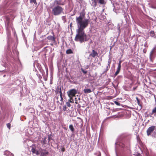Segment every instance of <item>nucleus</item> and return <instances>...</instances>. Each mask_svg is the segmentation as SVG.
Wrapping results in <instances>:
<instances>
[{
    "label": "nucleus",
    "mask_w": 156,
    "mask_h": 156,
    "mask_svg": "<svg viewBox=\"0 0 156 156\" xmlns=\"http://www.w3.org/2000/svg\"><path fill=\"white\" fill-rule=\"evenodd\" d=\"M85 14L84 12L82 11L80 12L79 16L76 18L77 29L76 30V34L74 40L81 43L88 41L89 39L84 30V29L87 27L90 22L89 18H85Z\"/></svg>",
    "instance_id": "f257e3e1"
},
{
    "label": "nucleus",
    "mask_w": 156,
    "mask_h": 156,
    "mask_svg": "<svg viewBox=\"0 0 156 156\" xmlns=\"http://www.w3.org/2000/svg\"><path fill=\"white\" fill-rule=\"evenodd\" d=\"M131 137V134L126 133L122 134L117 140L115 143V152L116 156H118V152L122 154L128 149Z\"/></svg>",
    "instance_id": "f03ea898"
},
{
    "label": "nucleus",
    "mask_w": 156,
    "mask_h": 156,
    "mask_svg": "<svg viewBox=\"0 0 156 156\" xmlns=\"http://www.w3.org/2000/svg\"><path fill=\"white\" fill-rule=\"evenodd\" d=\"M7 104L5 101V98H0V108L2 112L0 111V114H4L6 110Z\"/></svg>",
    "instance_id": "7ed1b4c3"
},
{
    "label": "nucleus",
    "mask_w": 156,
    "mask_h": 156,
    "mask_svg": "<svg viewBox=\"0 0 156 156\" xmlns=\"http://www.w3.org/2000/svg\"><path fill=\"white\" fill-rule=\"evenodd\" d=\"M63 12V9L60 6H56L52 9V13L55 16L59 15Z\"/></svg>",
    "instance_id": "20e7f679"
},
{
    "label": "nucleus",
    "mask_w": 156,
    "mask_h": 156,
    "mask_svg": "<svg viewBox=\"0 0 156 156\" xmlns=\"http://www.w3.org/2000/svg\"><path fill=\"white\" fill-rule=\"evenodd\" d=\"M91 5L93 7H95L98 3L100 4H104L105 3L104 0H91Z\"/></svg>",
    "instance_id": "39448f33"
},
{
    "label": "nucleus",
    "mask_w": 156,
    "mask_h": 156,
    "mask_svg": "<svg viewBox=\"0 0 156 156\" xmlns=\"http://www.w3.org/2000/svg\"><path fill=\"white\" fill-rule=\"evenodd\" d=\"M156 47L154 48L150 53L149 57L151 61L155 57L156 55Z\"/></svg>",
    "instance_id": "423d86ee"
},
{
    "label": "nucleus",
    "mask_w": 156,
    "mask_h": 156,
    "mask_svg": "<svg viewBox=\"0 0 156 156\" xmlns=\"http://www.w3.org/2000/svg\"><path fill=\"white\" fill-rule=\"evenodd\" d=\"M70 98L75 97V95L77 93V91L76 89H72L67 92Z\"/></svg>",
    "instance_id": "0eeeda50"
},
{
    "label": "nucleus",
    "mask_w": 156,
    "mask_h": 156,
    "mask_svg": "<svg viewBox=\"0 0 156 156\" xmlns=\"http://www.w3.org/2000/svg\"><path fill=\"white\" fill-rule=\"evenodd\" d=\"M156 126H152L148 128L147 130V135L148 136L151 135V133H152L153 131L154 130Z\"/></svg>",
    "instance_id": "6e6552de"
},
{
    "label": "nucleus",
    "mask_w": 156,
    "mask_h": 156,
    "mask_svg": "<svg viewBox=\"0 0 156 156\" xmlns=\"http://www.w3.org/2000/svg\"><path fill=\"white\" fill-rule=\"evenodd\" d=\"M53 4L56 6L63 5H65V2H63L62 0H55Z\"/></svg>",
    "instance_id": "1a4fd4ad"
},
{
    "label": "nucleus",
    "mask_w": 156,
    "mask_h": 156,
    "mask_svg": "<svg viewBox=\"0 0 156 156\" xmlns=\"http://www.w3.org/2000/svg\"><path fill=\"white\" fill-rule=\"evenodd\" d=\"M30 147H31V151L33 154H35L36 155H38L39 154V153L38 151L36 149L35 145H34L33 146H31Z\"/></svg>",
    "instance_id": "9d476101"
},
{
    "label": "nucleus",
    "mask_w": 156,
    "mask_h": 156,
    "mask_svg": "<svg viewBox=\"0 0 156 156\" xmlns=\"http://www.w3.org/2000/svg\"><path fill=\"white\" fill-rule=\"evenodd\" d=\"M18 66H16V65H15L14 64L13 65V66L14 68H12V71H16L17 70H18L19 69H20V68L21 67V65L20 62H18Z\"/></svg>",
    "instance_id": "9b49d317"
},
{
    "label": "nucleus",
    "mask_w": 156,
    "mask_h": 156,
    "mask_svg": "<svg viewBox=\"0 0 156 156\" xmlns=\"http://www.w3.org/2000/svg\"><path fill=\"white\" fill-rule=\"evenodd\" d=\"M121 61H120L118 63V66L117 68V69L116 72L114 74L115 76L117 75L119 73L120 69H121Z\"/></svg>",
    "instance_id": "f8f14e48"
},
{
    "label": "nucleus",
    "mask_w": 156,
    "mask_h": 156,
    "mask_svg": "<svg viewBox=\"0 0 156 156\" xmlns=\"http://www.w3.org/2000/svg\"><path fill=\"white\" fill-rule=\"evenodd\" d=\"M120 100H122V98H117L116 100L113 101L114 103L118 106H120L121 105L122 106V105L120 104Z\"/></svg>",
    "instance_id": "ddd939ff"
},
{
    "label": "nucleus",
    "mask_w": 156,
    "mask_h": 156,
    "mask_svg": "<svg viewBox=\"0 0 156 156\" xmlns=\"http://www.w3.org/2000/svg\"><path fill=\"white\" fill-rule=\"evenodd\" d=\"M98 55V53L97 52L95 51L94 50H93L92 52L90 54L89 56L94 58L95 56Z\"/></svg>",
    "instance_id": "4468645a"
},
{
    "label": "nucleus",
    "mask_w": 156,
    "mask_h": 156,
    "mask_svg": "<svg viewBox=\"0 0 156 156\" xmlns=\"http://www.w3.org/2000/svg\"><path fill=\"white\" fill-rule=\"evenodd\" d=\"M47 38L48 40L53 41L54 42H55V37H54L53 36H48L47 37Z\"/></svg>",
    "instance_id": "2eb2a0df"
},
{
    "label": "nucleus",
    "mask_w": 156,
    "mask_h": 156,
    "mask_svg": "<svg viewBox=\"0 0 156 156\" xmlns=\"http://www.w3.org/2000/svg\"><path fill=\"white\" fill-rule=\"evenodd\" d=\"M82 99H83V98H74L75 103L77 104L78 103L81 102V101H80V100H82ZM83 101H84L83 99Z\"/></svg>",
    "instance_id": "dca6fc26"
},
{
    "label": "nucleus",
    "mask_w": 156,
    "mask_h": 156,
    "mask_svg": "<svg viewBox=\"0 0 156 156\" xmlns=\"http://www.w3.org/2000/svg\"><path fill=\"white\" fill-rule=\"evenodd\" d=\"M10 42L9 41L8 42V48H7V53L8 55L10 56Z\"/></svg>",
    "instance_id": "f3484780"
},
{
    "label": "nucleus",
    "mask_w": 156,
    "mask_h": 156,
    "mask_svg": "<svg viewBox=\"0 0 156 156\" xmlns=\"http://www.w3.org/2000/svg\"><path fill=\"white\" fill-rule=\"evenodd\" d=\"M120 109L119 108H115V106H114L113 107L111 108V111H112V112H116L119 110Z\"/></svg>",
    "instance_id": "a211bd4d"
},
{
    "label": "nucleus",
    "mask_w": 156,
    "mask_h": 156,
    "mask_svg": "<svg viewBox=\"0 0 156 156\" xmlns=\"http://www.w3.org/2000/svg\"><path fill=\"white\" fill-rule=\"evenodd\" d=\"M11 154V152L8 151H5L4 152V154L6 156H8L9 155Z\"/></svg>",
    "instance_id": "6ab92c4d"
},
{
    "label": "nucleus",
    "mask_w": 156,
    "mask_h": 156,
    "mask_svg": "<svg viewBox=\"0 0 156 156\" xmlns=\"http://www.w3.org/2000/svg\"><path fill=\"white\" fill-rule=\"evenodd\" d=\"M52 135L51 134H50L48 135V143H49V142L51 140H52Z\"/></svg>",
    "instance_id": "aec40b11"
},
{
    "label": "nucleus",
    "mask_w": 156,
    "mask_h": 156,
    "mask_svg": "<svg viewBox=\"0 0 156 156\" xmlns=\"http://www.w3.org/2000/svg\"><path fill=\"white\" fill-rule=\"evenodd\" d=\"M48 152L47 151H46L44 152H41V156H45L46 155L48 154Z\"/></svg>",
    "instance_id": "412c9836"
},
{
    "label": "nucleus",
    "mask_w": 156,
    "mask_h": 156,
    "mask_svg": "<svg viewBox=\"0 0 156 156\" xmlns=\"http://www.w3.org/2000/svg\"><path fill=\"white\" fill-rule=\"evenodd\" d=\"M111 107H110L109 104H108V103L106 104V106L105 107V109H109L111 110Z\"/></svg>",
    "instance_id": "4be33fe9"
},
{
    "label": "nucleus",
    "mask_w": 156,
    "mask_h": 156,
    "mask_svg": "<svg viewBox=\"0 0 156 156\" xmlns=\"http://www.w3.org/2000/svg\"><path fill=\"white\" fill-rule=\"evenodd\" d=\"M154 32L153 31H151L150 32V36L152 37H155L156 36L155 35Z\"/></svg>",
    "instance_id": "5701e85b"
},
{
    "label": "nucleus",
    "mask_w": 156,
    "mask_h": 156,
    "mask_svg": "<svg viewBox=\"0 0 156 156\" xmlns=\"http://www.w3.org/2000/svg\"><path fill=\"white\" fill-rule=\"evenodd\" d=\"M69 128L70 130L72 132H73L74 130V128L72 125H70L69 126Z\"/></svg>",
    "instance_id": "b1692460"
},
{
    "label": "nucleus",
    "mask_w": 156,
    "mask_h": 156,
    "mask_svg": "<svg viewBox=\"0 0 156 156\" xmlns=\"http://www.w3.org/2000/svg\"><path fill=\"white\" fill-rule=\"evenodd\" d=\"M137 100V103L138 104V105L140 106V109L142 108V105L141 104L140 101V100L139 99V98H136Z\"/></svg>",
    "instance_id": "393cba45"
},
{
    "label": "nucleus",
    "mask_w": 156,
    "mask_h": 156,
    "mask_svg": "<svg viewBox=\"0 0 156 156\" xmlns=\"http://www.w3.org/2000/svg\"><path fill=\"white\" fill-rule=\"evenodd\" d=\"M156 136V126L154 130L153 131V132L152 134V136L153 137H154L155 136Z\"/></svg>",
    "instance_id": "a878e982"
},
{
    "label": "nucleus",
    "mask_w": 156,
    "mask_h": 156,
    "mask_svg": "<svg viewBox=\"0 0 156 156\" xmlns=\"http://www.w3.org/2000/svg\"><path fill=\"white\" fill-rule=\"evenodd\" d=\"M84 91L85 93H89L91 92V90L89 89H87L84 90Z\"/></svg>",
    "instance_id": "bb28decb"
},
{
    "label": "nucleus",
    "mask_w": 156,
    "mask_h": 156,
    "mask_svg": "<svg viewBox=\"0 0 156 156\" xmlns=\"http://www.w3.org/2000/svg\"><path fill=\"white\" fill-rule=\"evenodd\" d=\"M66 53L67 54H69L73 53V51L71 49H69L66 50Z\"/></svg>",
    "instance_id": "cd10ccee"
},
{
    "label": "nucleus",
    "mask_w": 156,
    "mask_h": 156,
    "mask_svg": "<svg viewBox=\"0 0 156 156\" xmlns=\"http://www.w3.org/2000/svg\"><path fill=\"white\" fill-rule=\"evenodd\" d=\"M41 143L43 144H45L46 143V138L43 139L41 141Z\"/></svg>",
    "instance_id": "c85d7f7f"
},
{
    "label": "nucleus",
    "mask_w": 156,
    "mask_h": 156,
    "mask_svg": "<svg viewBox=\"0 0 156 156\" xmlns=\"http://www.w3.org/2000/svg\"><path fill=\"white\" fill-rule=\"evenodd\" d=\"M58 93L60 94V98H62L61 88H60V89H58Z\"/></svg>",
    "instance_id": "c756f323"
},
{
    "label": "nucleus",
    "mask_w": 156,
    "mask_h": 156,
    "mask_svg": "<svg viewBox=\"0 0 156 156\" xmlns=\"http://www.w3.org/2000/svg\"><path fill=\"white\" fill-rule=\"evenodd\" d=\"M110 67V66L108 65L106 66V68L105 69L104 72H106L109 69Z\"/></svg>",
    "instance_id": "7c9ffc66"
},
{
    "label": "nucleus",
    "mask_w": 156,
    "mask_h": 156,
    "mask_svg": "<svg viewBox=\"0 0 156 156\" xmlns=\"http://www.w3.org/2000/svg\"><path fill=\"white\" fill-rule=\"evenodd\" d=\"M30 2L31 3H34L35 5L37 4L36 0H30Z\"/></svg>",
    "instance_id": "2f4dec72"
},
{
    "label": "nucleus",
    "mask_w": 156,
    "mask_h": 156,
    "mask_svg": "<svg viewBox=\"0 0 156 156\" xmlns=\"http://www.w3.org/2000/svg\"><path fill=\"white\" fill-rule=\"evenodd\" d=\"M10 34V32L9 31H8L7 32V35L8 37L9 41H10V40H11V39L10 38V37H9Z\"/></svg>",
    "instance_id": "473e14b6"
},
{
    "label": "nucleus",
    "mask_w": 156,
    "mask_h": 156,
    "mask_svg": "<svg viewBox=\"0 0 156 156\" xmlns=\"http://www.w3.org/2000/svg\"><path fill=\"white\" fill-rule=\"evenodd\" d=\"M70 99L69 100V102L71 103H73L74 102V100L73 99V98H69Z\"/></svg>",
    "instance_id": "72a5a7b5"
},
{
    "label": "nucleus",
    "mask_w": 156,
    "mask_h": 156,
    "mask_svg": "<svg viewBox=\"0 0 156 156\" xmlns=\"http://www.w3.org/2000/svg\"><path fill=\"white\" fill-rule=\"evenodd\" d=\"M156 113V107H155L152 110V113Z\"/></svg>",
    "instance_id": "f704fd0d"
},
{
    "label": "nucleus",
    "mask_w": 156,
    "mask_h": 156,
    "mask_svg": "<svg viewBox=\"0 0 156 156\" xmlns=\"http://www.w3.org/2000/svg\"><path fill=\"white\" fill-rule=\"evenodd\" d=\"M67 107L66 106V105H65L64 106H63V110L64 111H66V109H67Z\"/></svg>",
    "instance_id": "c9c22d12"
},
{
    "label": "nucleus",
    "mask_w": 156,
    "mask_h": 156,
    "mask_svg": "<svg viewBox=\"0 0 156 156\" xmlns=\"http://www.w3.org/2000/svg\"><path fill=\"white\" fill-rule=\"evenodd\" d=\"M8 128L10 129L11 128V125L9 123H7L6 124Z\"/></svg>",
    "instance_id": "e433bc0d"
},
{
    "label": "nucleus",
    "mask_w": 156,
    "mask_h": 156,
    "mask_svg": "<svg viewBox=\"0 0 156 156\" xmlns=\"http://www.w3.org/2000/svg\"><path fill=\"white\" fill-rule=\"evenodd\" d=\"M66 105L68 107H70V104L69 101L67 102L66 103Z\"/></svg>",
    "instance_id": "4c0bfd02"
},
{
    "label": "nucleus",
    "mask_w": 156,
    "mask_h": 156,
    "mask_svg": "<svg viewBox=\"0 0 156 156\" xmlns=\"http://www.w3.org/2000/svg\"><path fill=\"white\" fill-rule=\"evenodd\" d=\"M122 100H120V101H120V103L123 102H124L126 100V98H122Z\"/></svg>",
    "instance_id": "58836bf2"
},
{
    "label": "nucleus",
    "mask_w": 156,
    "mask_h": 156,
    "mask_svg": "<svg viewBox=\"0 0 156 156\" xmlns=\"http://www.w3.org/2000/svg\"><path fill=\"white\" fill-rule=\"evenodd\" d=\"M29 110H30L31 111H30V113H32V111H34V109L32 108H30Z\"/></svg>",
    "instance_id": "ea45409f"
},
{
    "label": "nucleus",
    "mask_w": 156,
    "mask_h": 156,
    "mask_svg": "<svg viewBox=\"0 0 156 156\" xmlns=\"http://www.w3.org/2000/svg\"><path fill=\"white\" fill-rule=\"evenodd\" d=\"M82 72L84 73V74H86L87 73V71H85L84 70L82 69Z\"/></svg>",
    "instance_id": "a19ab883"
},
{
    "label": "nucleus",
    "mask_w": 156,
    "mask_h": 156,
    "mask_svg": "<svg viewBox=\"0 0 156 156\" xmlns=\"http://www.w3.org/2000/svg\"><path fill=\"white\" fill-rule=\"evenodd\" d=\"M63 98H60V101H61V103H60V104L61 105H62V104L63 103L62 101L63 100Z\"/></svg>",
    "instance_id": "79ce46f5"
},
{
    "label": "nucleus",
    "mask_w": 156,
    "mask_h": 156,
    "mask_svg": "<svg viewBox=\"0 0 156 156\" xmlns=\"http://www.w3.org/2000/svg\"><path fill=\"white\" fill-rule=\"evenodd\" d=\"M111 63V61L109 59L108 61V65L110 66Z\"/></svg>",
    "instance_id": "37998d69"
},
{
    "label": "nucleus",
    "mask_w": 156,
    "mask_h": 156,
    "mask_svg": "<svg viewBox=\"0 0 156 156\" xmlns=\"http://www.w3.org/2000/svg\"><path fill=\"white\" fill-rule=\"evenodd\" d=\"M108 104H109L110 105H114V103L113 102H109L108 103Z\"/></svg>",
    "instance_id": "c03bdc74"
},
{
    "label": "nucleus",
    "mask_w": 156,
    "mask_h": 156,
    "mask_svg": "<svg viewBox=\"0 0 156 156\" xmlns=\"http://www.w3.org/2000/svg\"><path fill=\"white\" fill-rule=\"evenodd\" d=\"M152 8L156 9V6H155V5H153L152 6Z\"/></svg>",
    "instance_id": "a18cd8bd"
},
{
    "label": "nucleus",
    "mask_w": 156,
    "mask_h": 156,
    "mask_svg": "<svg viewBox=\"0 0 156 156\" xmlns=\"http://www.w3.org/2000/svg\"><path fill=\"white\" fill-rule=\"evenodd\" d=\"M38 107H39L41 109H43V107H41L40 105H38Z\"/></svg>",
    "instance_id": "49530a36"
},
{
    "label": "nucleus",
    "mask_w": 156,
    "mask_h": 156,
    "mask_svg": "<svg viewBox=\"0 0 156 156\" xmlns=\"http://www.w3.org/2000/svg\"><path fill=\"white\" fill-rule=\"evenodd\" d=\"M87 136L89 137L90 136V134L87 133Z\"/></svg>",
    "instance_id": "de8ad7c7"
},
{
    "label": "nucleus",
    "mask_w": 156,
    "mask_h": 156,
    "mask_svg": "<svg viewBox=\"0 0 156 156\" xmlns=\"http://www.w3.org/2000/svg\"><path fill=\"white\" fill-rule=\"evenodd\" d=\"M8 156H13V154L11 153V154L8 155Z\"/></svg>",
    "instance_id": "09e8293b"
},
{
    "label": "nucleus",
    "mask_w": 156,
    "mask_h": 156,
    "mask_svg": "<svg viewBox=\"0 0 156 156\" xmlns=\"http://www.w3.org/2000/svg\"><path fill=\"white\" fill-rule=\"evenodd\" d=\"M136 87H133V90H135L136 89Z\"/></svg>",
    "instance_id": "8fccbe9b"
},
{
    "label": "nucleus",
    "mask_w": 156,
    "mask_h": 156,
    "mask_svg": "<svg viewBox=\"0 0 156 156\" xmlns=\"http://www.w3.org/2000/svg\"><path fill=\"white\" fill-rule=\"evenodd\" d=\"M119 29H120V27H119V25H118V30H119Z\"/></svg>",
    "instance_id": "3c124183"
},
{
    "label": "nucleus",
    "mask_w": 156,
    "mask_h": 156,
    "mask_svg": "<svg viewBox=\"0 0 156 156\" xmlns=\"http://www.w3.org/2000/svg\"><path fill=\"white\" fill-rule=\"evenodd\" d=\"M45 100H44V101H46L47 100V98H45Z\"/></svg>",
    "instance_id": "603ef678"
},
{
    "label": "nucleus",
    "mask_w": 156,
    "mask_h": 156,
    "mask_svg": "<svg viewBox=\"0 0 156 156\" xmlns=\"http://www.w3.org/2000/svg\"><path fill=\"white\" fill-rule=\"evenodd\" d=\"M45 68H46V72H48V68H46V67H45Z\"/></svg>",
    "instance_id": "864d4df0"
},
{
    "label": "nucleus",
    "mask_w": 156,
    "mask_h": 156,
    "mask_svg": "<svg viewBox=\"0 0 156 156\" xmlns=\"http://www.w3.org/2000/svg\"><path fill=\"white\" fill-rule=\"evenodd\" d=\"M62 152H64V149H62Z\"/></svg>",
    "instance_id": "5fc2aeb1"
},
{
    "label": "nucleus",
    "mask_w": 156,
    "mask_h": 156,
    "mask_svg": "<svg viewBox=\"0 0 156 156\" xmlns=\"http://www.w3.org/2000/svg\"><path fill=\"white\" fill-rule=\"evenodd\" d=\"M9 26V22H8L7 24V26H8V27Z\"/></svg>",
    "instance_id": "6e6d98bb"
},
{
    "label": "nucleus",
    "mask_w": 156,
    "mask_h": 156,
    "mask_svg": "<svg viewBox=\"0 0 156 156\" xmlns=\"http://www.w3.org/2000/svg\"><path fill=\"white\" fill-rule=\"evenodd\" d=\"M98 156H101V154H98Z\"/></svg>",
    "instance_id": "4d7b16f0"
},
{
    "label": "nucleus",
    "mask_w": 156,
    "mask_h": 156,
    "mask_svg": "<svg viewBox=\"0 0 156 156\" xmlns=\"http://www.w3.org/2000/svg\"><path fill=\"white\" fill-rule=\"evenodd\" d=\"M45 138H46V137L45 136H44V138L43 139H45Z\"/></svg>",
    "instance_id": "13d9d810"
},
{
    "label": "nucleus",
    "mask_w": 156,
    "mask_h": 156,
    "mask_svg": "<svg viewBox=\"0 0 156 156\" xmlns=\"http://www.w3.org/2000/svg\"><path fill=\"white\" fill-rule=\"evenodd\" d=\"M104 98V99H108V98ZM110 98V99H112V98Z\"/></svg>",
    "instance_id": "bf43d9fd"
},
{
    "label": "nucleus",
    "mask_w": 156,
    "mask_h": 156,
    "mask_svg": "<svg viewBox=\"0 0 156 156\" xmlns=\"http://www.w3.org/2000/svg\"><path fill=\"white\" fill-rule=\"evenodd\" d=\"M137 140H138V136H137Z\"/></svg>",
    "instance_id": "052dcab7"
},
{
    "label": "nucleus",
    "mask_w": 156,
    "mask_h": 156,
    "mask_svg": "<svg viewBox=\"0 0 156 156\" xmlns=\"http://www.w3.org/2000/svg\"><path fill=\"white\" fill-rule=\"evenodd\" d=\"M5 75H4L3 76V77H5Z\"/></svg>",
    "instance_id": "680f3d73"
},
{
    "label": "nucleus",
    "mask_w": 156,
    "mask_h": 156,
    "mask_svg": "<svg viewBox=\"0 0 156 156\" xmlns=\"http://www.w3.org/2000/svg\"><path fill=\"white\" fill-rule=\"evenodd\" d=\"M21 103H20V105H21Z\"/></svg>",
    "instance_id": "e2e57ef3"
},
{
    "label": "nucleus",
    "mask_w": 156,
    "mask_h": 156,
    "mask_svg": "<svg viewBox=\"0 0 156 156\" xmlns=\"http://www.w3.org/2000/svg\"><path fill=\"white\" fill-rule=\"evenodd\" d=\"M154 99H155V101H156V98H154Z\"/></svg>",
    "instance_id": "0e129e2a"
},
{
    "label": "nucleus",
    "mask_w": 156,
    "mask_h": 156,
    "mask_svg": "<svg viewBox=\"0 0 156 156\" xmlns=\"http://www.w3.org/2000/svg\"><path fill=\"white\" fill-rule=\"evenodd\" d=\"M154 138H156V136H155V137Z\"/></svg>",
    "instance_id": "69168bd1"
},
{
    "label": "nucleus",
    "mask_w": 156,
    "mask_h": 156,
    "mask_svg": "<svg viewBox=\"0 0 156 156\" xmlns=\"http://www.w3.org/2000/svg\"><path fill=\"white\" fill-rule=\"evenodd\" d=\"M108 98H111L110 97H109Z\"/></svg>",
    "instance_id": "338daca9"
},
{
    "label": "nucleus",
    "mask_w": 156,
    "mask_h": 156,
    "mask_svg": "<svg viewBox=\"0 0 156 156\" xmlns=\"http://www.w3.org/2000/svg\"><path fill=\"white\" fill-rule=\"evenodd\" d=\"M71 24H72V23H71L70 24V25H71Z\"/></svg>",
    "instance_id": "774afa93"
}]
</instances>
